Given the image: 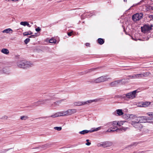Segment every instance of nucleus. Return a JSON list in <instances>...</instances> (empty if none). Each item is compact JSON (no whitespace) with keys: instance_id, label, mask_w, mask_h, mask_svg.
Instances as JSON below:
<instances>
[{"instance_id":"f257e3e1","label":"nucleus","mask_w":153,"mask_h":153,"mask_svg":"<svg viewBox=\"0 0 153 153\" xmlns=\"http://www.w3.org/2000/svg\"><path fill=\"white\" fill-rule=\"evenodd\" d=\"M128 115L130 118H131L133 117L134 119H135V120L132 121L131 124L134 127L138 129H140L142 127V124L140 123H141L140 121L142 119H147V117H137L136 116H133L132 114H128Z\"/></svg>"},{"instance_id":"f03ea898","label":"nucleus","mask_w":153,"mask_h":153,"mask_svg":"<svg viewBox=\"0 0 153 153\" xmlns=\"http://www.w3.org/2000/svg\"><path fill=\"white\" fill-rule=\"evenodd\" d=\"M110 79L111 78L108 77V76H102L92 80L91 82L93 83H97L107 81Z\"/></svg>"},{"instance_id":"7ed1b4c3","label":"nucleus","mask_w":153,"mask_h":153,"mask_svg":"<svg viewBox=\"0 0 153 153\" xmlns=\"http://www.w3.org/2000/svg\"><path fill=\"white\" fill-rule=\"evenodd\" d=\"M128 128H122L120 129H118L117 128H109L108 130H107L105 132L106 133H114V132L116 131L117 133H119V132H118V131H125L126 129H127Z\"/></svg>"},{"instance_id":"20e7f679","label":"nucleus","mask_w":153,"mask_h":153,"mask_svg":"<svg viewBox=\"0 0 153 153\" xmlns=\"http://www.w3.org/2000/svg\"><path fill=\"white\" fill-rule=\"evenodd\" d=\"M102 127L100 126L97 128H92L90 130H84L82 131H80L79 133L80 134H85L88 133H91L93 132L97 131L101 129Z\"/></svg>"},{"instance_id":"39448f33","label":"nucleus","mask_w":153,"mask_h":153,"mask_svg":"<svg viewBox=\"0 0 153 153\" xmlns=\"http://www.w3.org/2000/svg\"><path fill=\"white\" fill-rule=\"evenodd\" d=\"M143 16V14L142 13H137L132 16V18L134 21H137L141 19Z\"/></svg>"},{"instance_id":"423d86ee","label":"nucleus","mask_w":153,"mask_h":153,"mask_svg":"<svg viewBox=\"0 0 153 153\" xmlns=\"http://www.w3.org/2000/svg\"><path fill=\"white\" fill-rule=\"evenodd\" d=\"M137 90H134L131 92H130L125 94L126 97L130 99H132L136 97Z\"/></svg>"},{"instance_id":"0eeeda50","label":"nucleus","mask_w":153,"mask_h":153,"mask_svg":"<svg viewBox=\"0 0 153 153\" xmlns=\"http://www.w3.org/2000/svg\"><path fill=\"white\" fill-rule=\"evenodd\" d=\"M93 100H90L85 102L78 101L74 102V104L75 106H80L85 105L88 103H90L94 102Z\"/></svg>"},{"instance_id":"6e6552de","label":"nucleus","mask_w":153,"mask_h":153,"mask_svg":"<svg viewBox=\"0 0 153 153\" xmlns=\"http://www.w3.org/2000/svg\"><path fill=\"white\" fill-rule=\"evenodd\" d=\"M50 99H47L44 100H39L38 101L34 102L33 103V106H37L40 105L44 104L46 102L50 100Z\"/></svg>"},{"instance_id":"1a4fd4ad","label":"nucleus","mask_w":153,"mask_h":153,"mask_svg":"<svg viewBox=\"0 0 153 153\" xmlns=\"http://www.w3.org/2000/svg\"><path fill=\"white\" fill-rule=\"evenodd\" d=\"M142 31L144 33H146L152 29V27L149 25H145L141 27Z\"/></svg>"},{"instance_id":"9d476101","label":"nucleus","mask_w":153,"mask_h":153,"mask_svg":"<svg viewBox=\"0 0 153 153\" xmlns=\"http://www.w3.org/2000/svg\"><path fill=\"white\" fill-rule=\"evenodd\" d=\"M51 144L50 143H47L42 146H39L38 147H36L35 148L36 149H39L40 150L45 149L47 148H49L51 146Z\"/></svg>"},{"instance_id":"9b49d317","label":"nucleus","mask_w":153,"mask_h":153,"mask_svg":"<svg viewBox=\"0 0 153 153\" xmlns=\"http://www.w3.org/2000/svg\"><path fill=\"white\" fill-rule=\"evenodd\" d=\"M125 79H120L117 81H114L110 83V85L111 86H116L119 84H120L121 82H125Z\"/></svg>"},{"instance_id":"f8f14e48","label":"nucleus","mask_w":153,"mask_h":153,"mask_svg":"<svg viewBox=\"0 0 153 153\" xmlns=\"http://www.w3.org/2000/svg\"><path fill=\"white\" fill-rule=\"evenodd\" d=\"M17 64L19 67L25 68V61H19L17 62Z\"/></svg>"},{"instance_id":"ddd939ff","label":"nucleus","mask_w":153,"mask_h":153,"mask_svg":"<svg viewBox=\"0 0 153 153\" xmlns=\"http://www.w3.org/2000/svg\"><path fill=\"white\" fill-rule=\"evenodd\" d=\"M59 116H64L62 111L57 112L55 114L49 116L48 117L55 118Z\"/></svg>"},{"instance_id":"4468645a","label":"nucleus","mask_w":153,"mask_h":153,"mask_svg":"<svg viewBox=\"0 0 153 153\" xmlns=\"http://www.w3.org/2000/svg\"><path fill=\"white\" fill-rule=\"evenodd\" d=\"M67 115H71L76 112V109H69L66 111Z\"/></svg>"},{"instance_id":"2eb2a0df","label":"nucleus","mask_w":153,"mask_h":153,"mask_svg":"<svg viewBox=\"0 0 153 153\" xmlns=\"http://www.w3.org/2000/svg\"><path fill=\"white\" fill-rule=\"evenodd\" d=\"M151 102H141V105H138L139 107H146L148 106L151 103Z\"/></svg>"},{"instance_id":"dca6fc26","label":"nucleus","mask_w":153,"mask_h":153,"mask_svg":"<svg viewBox=\"0 0 153 153\" xmlns=\"http://www.w3.org/2000/svg\"><path fill=\"white\" fill-rule=\"evenodd\" d=\"M25 68L30 67L33 66V65L32 62L25 61Z\"/></svg>"},{"instance_id":"f3484780","label":"nucleus","mask_w":153,"mask_h":153,"mask_svg":"<svg viewBox=\"0 0 153 153\" xmlns=\"http://www.w3.org/2000/svg\"><path fill=\"white\" fill-rule=\"evenodd\" d=\"M104 148L108 147L111 146L113 145V143L110 141H105L104 142Z\"/></svg>"},{"instance_id":"a211bd4d","label":"nucleus","mask_w":153,"mask_h":153,"mask_svg":"<svg viewBox=\"0 0 153 153\" xmlns=\"http://www.w3.org/2000/svg\"><path fill=\"white\" fill-rule=\"evenodd\" d=\"M108 125H111L112 126L116 127L117 126H118V121H114L111 122L109 123H108Z\"/></svg>"},{"instance_id":"6ab92c4d","label":"nucleus","mask_w":153,"mask_h":153,"mask_svg":"<svg viewBox=\"0 0 153 153\" xmlns=\"http://www.w3.org/2000/svg\"><path fill=\"white\" fill-rule=\"evenodd\" d=\"M12 29L10 28L5 29L2 31L3 33H10V32H11V33H12Z\"/></svg>"},{"instance_id":"aec40b11","label":"nucleus","mask_w":153,"mask_h":153,"mask_svg":"<svg viewBox=\"0 0 153 153\" xmlns=\"http://www.w3.org/2000/svg\"><path fill=\"white\" fill-rule=\"evenodd\" d=\"M1 52L2 53L6 55L8 54L9 53V50L6 48H3L1 50Z\"/></svg>"},{"instance_id":"412c9836","label":"nucleus","mask_w":153,"mask_h":153,"mask_svg":"<svg viewBox=\"0 0 153 153\" xmlns=\"http://www.w3.org/2000/svg\"><path fill=\"white\" fill-rule=\"evenodd\" d=\"M20 24L24 26H27L29 27H30L31 26L27 22H22L20 23Z\"/></svg>"},{"instance_id":"4be33fe9","label":"nucleus","mask_w":153,"mask_h":153,"mask_svg":"<svg viewBox=\"0 0 153 153\" xmlns=\"http://www.w3.org/2000/svg\"><path fill=\"white\" fill-rule=\"evenodd\" d=\"M63 101V100H62L57 101L56 102H54L53 105V106L55 107H56L57 106L59 105L60 103H61Z\"/></svg>"},{"instance_id":"5701e85b","label":"nucleus","mask_w":153,"mask_h":153,"mask_svg":"<svg viewBox=\"0 0 153 153\" xmlns=\"http://www.w3.org/2000/svg\"><path fill=\"white\" fill-rule=\"evenodd\" d=\"M130 77L131 78H137L141 77V74H136L132 75V76H130Z\"/></svg>"},{"instance_id":"b1692460","label":"nucleus","mask_w":153,"mask_h":153,"mask_svg":"<svg viewBox=\"0 0 153 153\" xmlns=\"http://www.w3.org/2000/svg\"><path fill=\"white\" fill-rule=\"evenodd\" d=\"M140 74L141 77H143L144 76H149L150 74V73L149 72H146Z\"/></svg>"},{"instance_id":"393cba45","label":"nucleus","mask_w":153,"mask_h":153,"mask_svg":"<svg viewBox=\"0 0 153 153\" xmlns=\"http://www.w3.org/2000/svg\"><path fill=\"white\" fill-rule=\"evenodd\" d=\"M116 112L117 114L119 116L122 115L123 114L122 109H117L116 110Z\"/></svg>"},{"instance_id":"a878e982","label":"nucleus","mask_w":153,"mask_h":153,"mask_svg":"<svg viewBox=\"0 0 153 153\" xmlns=\"http://www.w3.org/2000/svg\"><path fill=\"white\" fill-rule=\"evenodd\" d=\"M98 42L100 45L103 44L104 42V40L103 39L101 38H99L98 39Z\"/></svg>"},{"instance_id":"bb28decb","label":"nucleus","mask_w":153,"mask_h":153,"mask_svg":"<svg viewBox=\"0 0 153 153\" xmlns=\"http://www.w3.org/2000/svg\"><path fill=\"white\" fill-rule=\"evenodd\" d=\"M28 118V117L27 116H23L20 117V119L22 120H25L27 119Z\"/></svg>"},{"instance_id":"cd10ccee","label":"nucleus","mask_w":153,"mask_h":153,"mask_svg":"<svg viewBox=\"0 0 153 153\" xmlns=\"http://www.w3.org/2000/svg\"><path fill=\"white\" fill-rule=\"evenodd\" d=\"M32 33L31 31L28 32H26L23 33V35L24 36H27L29 35H31L32 34Z\"/></svg>"},{"instance_id":"c85d7f7f","label":"nucleus","mask_w":153,"mask_h":153,"mask_svg":"<svg viewBox=\"0 0 153 153\" xmlns=\"http://www.w3.org/2000/svg\"><path fill=\"white\" fill-rule=\"evenodd\" d=\"M97 146L98 147H102L104 148V142H101V143H98L97 144Z\"/></svg>"},{"instance_id":"c756f323","label":"nucleus","mask_w":153,"mask_h":153,"mask_svg":"<svg viewBox=\"0 0 153 153\" xmlns=\"http://www.w3.org/2000/svg\"><path fill=\"white\" fill-rule=\"evenodd\" d=\"M49 42L50 43H55L56 42V40L55 39H51L49 40Z\"/></svg>"},{"instance_id":"7c9ffc66","label":"nucleus","mask_w":153,"mask_h":153,"mask_svg":"<svg viewBox=\"0 0 153 153\" xmlns=\"http://www.w3.org/2000/svg\"><path fill=\"white\" fill-rule=\"evenodd\" d=\"M126 122V121H118V126H120L122 125H123L124 124V123H125Z\"/></svg>"},{"instance_id":"2f4dec72","label":"nucleus","mask_w":153,"mask_h":153,"mask_svg":"<svg viewBox=\"0 0 153 153\" xmlns=\"http://www.w3.org/2000/svg\"><path fill=\"white\" fill-rule=\"evenodd\" d=\"M8 117L6 115H4L2 116L1 118V119L3 120H7L8 119Z\"/></svg>"},{"instance_id":"473e14b6","label":"nucleus","mask_w":153,"mask_h":153,"mask_svg":"<svg viewBox=\"0 0 153 153\" xmlns=\"http://www.w3.org/2000/svg\"><path fill=\"white\" fill-rule=\"evenodd\" d=\"M146 114L151 117L152 118H153V112H149L147 113Z\"/></svg>"},{"instance_id":"72a5a7b5","label":"nucleus","mask_w":153,"mask_h":153,"mask_svg":"<svg viewBox=\"0 0 153 153\" xmlns=\"http://www.w3.org/2000/svg\"><path fill=\"white\" fill-rule=\"evenodd\" d=\"M54 128L55 130L59 131L62 129V127H54Z\"/></svg>"},{"instance_id":"f704fd0d","label":"nucleus","mask_w":153,"mask_h":153,"mask_svg":"<svg viewBox=\"0 0 153 153\" xmlns=\"http://www.w3.org/2000/svg\"><path fill=\"white\" fill-rule=\"evenodd\" d=\"M30 41V39L29 38H27L26 39L25 41L24 42L26 44H27Z\"/></svg>"},{"instance_id":"c9c22d12","label":"nucleus","mask_w":153,"mask_h":153,"mask_svg":"<svg viewBox=\"0 0 153 153\" xmlns=\"http://www.w3.org/2000/svg\"><path fill=\"white\" fill-rule=\"evenodd\" d=\"M62 112L64 116H67L66 111H63Z\"/></svg>"},{"instance_id":"e433bc0d","label":"nucleus","mask_w":153,"mask_h":153,"mask_svg":"<svg viewBox=\"0 0 153 153\" xmlns=\"http://www.w3.org/2000/svg\"><path fill=\"white\" fill-rule=\"evenodd\" d=\"M35 30L36 31L39 32L40 30L41 29L39 27H38V28H36Z\"/></svg>"},{"instance_id":"4c0bfd02","label":"nucleus","mask_w":153,"mask_h":153,"mask_svg":"<svg viewBox=\"0 0 153 153\" xmlns=\"http://www.w3.org/2000/svg\"><path fill=\"white\" fill-rule=\"evenodd\" d=\"M72 33V32H71L69 33H68V36H71Z\"/></svg>"},{"instance_id":"58836bf2","label":"nucleus","mask_w":153,"mask_h":153,"mask_svg":"<svg viewBox=\"0 0 153 153\" xmlns=\"http://www.w3.org/2000/svg\"><path fill=\"white\" fill-rule=\"evenodd\" d=\"M91 144V143L89 142H87L86 143H85V145L87 146H89Z\"/></svg>"},{"instance_id":"ea45409f","label":"nucleus","mask_w":153,"mask_h":153,"mask_svg":"<svg viewBox=\"0 0 153 153\" xmlns=\"http://www.w3.org/2000/svg\"><path fill=\"white\" fill-rule=\"evenodd\" d=\"M149 10H153V7L149 6Z\"/></svg>"},{"instance_id":"a19ab883","label":"nucleus","mask_w":153,"mask_h":153,"mask_svg":"<svg viewBox=\"0 0 153 153\" xmlns=\"http://www.w3.org/2000/svg\"><path fill=\"white\" fill-rule=\"evenodd\" d=\"M35 36L34 35H32L30 36H29V38H35Z\"/></svg>"},{"instance_id":"79ce46f5","label":"nucleus","mask_w":153,"mask_h":153,"mask_svg":"<svg viewBox=\"0 0 153 153\" xmlns=\"http://www.w3.org/2000/svg\"><path fill=\"white\" fill-rule=\"evenodd\" d=\"M85 45L87 46H89L90 44L89 43H87Z\"/></svg>"},{"instance_id":"37998d69","label":"nucleus","mask_w":153,"mask_h":153,"mask_svg":"<svg viewBox=\"0 0 153 153\" xmlns=\"http://www.w3.org/2000/svg\"><path fill=\"white\" fill-rule=\"evenodd\" d=\"M136 143H133L132 145H130L129 146H131L132 145H135V146H136L137 145V144H135Z\"/></svg>"},{"instance_id":"c03bdc74","label":"nucleus","mask_w":153,"mask_h":153,"mask_svg":"<svg viewBox=\"0 0 153 153\" xmlns=\"http://www.w3.org/2000/svg\"><path fill=\"white\" fill-rule=\"evenodd\" d=\"M143 152H139L138 153H137V152H134V153H141Z\"/></svg>"},{"instance_id":"a18cd8bd","label":"nucleus","mask_w":153,"mask_h":153,"mask_svg":"<svg viewBox=\"0 0 153 153\" xmlns=\"http://www.w3.org/2000/svg\"><path fill=\"white\" fill-rule=\"evenodd\" d=\"M141 102L140 103H139L137 106H138V105H141Z\"/></svg>"},{"instance_id":"49530a36","label":"nucleus","mask_w":153,"mask_h":153,"mask_svg":"<svg viewBox=\"0 0 153 153\" xmlns=\"http://www.w3.org/2000/svg\"><path fill=\"white\" fill-rule=\"evenodd\" d=\"M89 141V140H88V139H87V140H86V141L87 142H88V141Z\"/></svg>"},{"instance_id":"de8ad7c7","label":"nucleus","mask_w":153,"mask_h":153,"mask_svg":"<svg viewBox=\"0 0 153 153\" xmlns=\"http://www.w3.org/2000/svg\"><path fill=\"white\" fill-rule=\"evenodd\" d=\"M124 1L125 2H126L127 1V0H124Z\"/></svg>"},{"instance_id":"09e8293b","label":"nucleus","mask_w":153,"mask_h":153,"mask_svg":"<svg viewBox=\"0 0 153 153\" xmlns=\"http://www.w3.org/2000/svg\"><path fill=\"white\" fill-rule=\"evenodd\" d=\"M128 120H131L132 119H128Z\"/></svg>"}]
</instances>
